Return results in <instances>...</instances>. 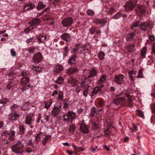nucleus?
Returning <instances> with one entry per match:
<instances>
[{
    "instance_id": "obj_14",
    "label": "nucleus",
    "mask_w": 155,
    "mask_h": 155,
    "mask_svg": "<svg viewBox=\"0 0 155 155\" xmlns=\"http://www.w3.org/2000/svg\"><path fill=\"white\" fill-rule=\"evenodd\" d=\"M77 58V55L76 54H74L73 55H71V57L68 60V63L70 64H74L75 61Z\"/></svg>"
},
{
    "instance_id": "obj_36",
    "label": "nucleus",
    "mask_w": 155,
    "mask_h": 155,
    "mask_svg": "<svg viewBox=\"0 0 155 155\" xmlns=\"http://www.w3.org/2000/svg\"><path fill=\"white\" fill-rule=\"evenodd\" d=\"M52 104V101H47L45 103L44 107L46 109H48Z\"/></svg>"
},
{
    "instance_id": "obj_40",
    "label": "nucleus",
    "mask_w": 155,
    "mask_h": 155,
    "mask_svg": "<svg viewBox=\"0 0 155 155\" xmlns=\"http://www.w3.org/2000/svg\"><path fill=\"white\" fill-rule=\"evenodd\" d=\"M35 41V39L33 37L28 39L26 40V42L28 44L31 45L33 44Z\"/></svg>"
},
{
    "instance_id": "obj_5",
    "label": "nucleus",
    "mask_w": 155,
    "mask_h": 155,
    "mask_svg": "<svg viewBox=\"0 0 155 155\" xmlns=\"http://www.w3.org/2000/svg\"><path fill=\"white\" fill-rule=\"evenodd\" d=\"M43 58L42 55L40 52H38L34 54L32 57L34 62L37 64L41 62L43 60Z\"/></svg>"
},
{
    "instance_id": "obj_31",
    "label": "nucleus",
    "mask_w": 155,
    "mask_h": 155,
    "mask_svg": "<svg viewBox=\"0 0 155 155\" xmlns=\"http://www.w3.org/2000/svg\"><path fill=\"white\" fill-rule=\"evenodd\" d=\"M9 142L8 140H3L2 142L0 143V148L2 149V147L3 145V146H5L6 145H7L9 144Z\"/></svg>"
},
{
    "instance_id": "obj_45",
    "label": "nucleus",
    "mask_w": 155,
    "mask_h": 155,
    "mask_svg": "<svg viewBox=\"0 0 155 155\" xmlns=\"http://www.w3.org/2000/svg\"><path fill=\"white\" fill-rule=\"evenodd\" d=\"M14 86V84L12 81L10 82L7 86V88L8 90L13 87Z\"/></svg>"
},
{
    "instance_id": "obj_38",
    "label": "nucleus",
    "mask_w": 155,
    "mask_h": 155,
    "mask_svg": "<svg viewBox=\"0 0 155 155\" xmlns=\"http://www.w3.org/2000/svg\"><path fill=\"white\" fill-rule=\"evenodd\" d=\"M91 126L93 130H97L99 128V127L97 124L94 121L91 122Z\"/></svg>"
},
{
    "instance_id": "obj_63",
    "label": "nucleus",
    "mask_w": 155,
    "mask_h": 155,
    "mask_svg": "<svg viewBox=\"0 0 155 155\" xmlns=\"http://www.w3.org/2000/svg\"><path fill=\"white\" fill-rule=\"evenodd\" d=\"M11 53L12 56L14 57L16 56V53L14 50L12 49L11 50Z\"/></svg>"
},
{
    "instance_id": "obj_42",
    "label": "nucleus",
    "mask_w": 155,
    "mask_h": 155,
    "mask_svg": "<svg viewBox=\"0 0 155 155\" xmlns=\"http://www.w3.org/2000/svg\"><path fill=\"white\" fill-rule=\"evenodd\" d=\"M88 50V48L86 47H84L82 48L80 51V53L84 54V56H85V54L86 53Z\"/></svg>"
},
{
    "instance_id": "obj_41",
    "label": "nucleus",
    "mask_w": 155,
    "mask_h": 155,
    "mask_svg": "<svg viewBox=\"0 0 155 155\" xmlns=\"http://www.w3.org/2000/svg\"><path fill=\"white\" fill-rule=\"evenodd\" d=\"M25 129L22 126H20L19 127V131L18 132V134H22L24 133Z\"/></svg>"
},
{
    "instance_id": "obj_12",
    "label": "nucleus",
    "mask_w": 155,
    "mask_h": 155,
    "mask_svg": "<svg viewBox=\"0 0 155 155\" xmlns=\"http://www.w3.org/2000/svg\"><path fill=\"white\" fill-rule=\"evenodd\" d=\"M32 115L31 114L28 115L25 118V124L28 125H31L33 123V120L32 119Z\"/></svg>"
},
{
    "instance_id": "obj_32",
    "label": "nucleus",
    "mask_w": 155,
    "mask_h": 155,
    "mask_svg": "<svg viewBox=\"0 0 155 155\" xmlns=\"http://www.w3.org/2000/svg\"><path fill=\"white\" fill-rule=\"evenodd\" d=\"M63 68L62 66H57L55 67V71L56 73H59L63 70Z\"/></svg>"
},
{
    "instance_id": "obj_53",
    "label": "nucleus",
    "mask_w": 155,
    "mask_h": 155,
    "mask_svg": "<svg viewBox=\"0 0 155 155\" xmlns=\"http://www.w3.org/2000/svg\"><path fill=\"white\" fill-rule=\"evenodd\" d=\"M96 28H92L89 29V32L92 35L96 31Z\"/></svg>"
},
{
    "instance_id": "obj_28",
    "label": "nucleus",
    "mask_w": 155,
    "mask_h": 155,
    "mask_svg": "<svg viewBox=\"0 0 155 155\" xmlns=\"http://www.w3.org/2000/svg\"><path fill=\"white\" fill-rule=\"evenodd\" d=\"M8 99L4 98L0 101V107H1L5 105L7 102L9 101Z\"/></svg>"
},
{
    "instance_id": "obj_47",
    "label": "nucleus",
    "mask_w": 155,
    "mask_h": 155,
    "mask_svg": "<svg viewBox=\"0 0 155 155\" xmlns=\"http://www.w3.org/2000/svg\"><path fill=\"white\" fill-rule=\"evenodd\" d=\"M140 21H137L135 22H133L131 25L132 27V29H133V28L134 27H137L138 26V25H139V23L140 22Z\"/></svg>"
},
{
    "instance_id": "obj_50",
    "label": "nucleus",
    "mask_w": 155,
    "mask_h": 155,
    "mask_svg": "<svg viewBox=\"0 0 155 155\" xmlns=\"http://www.w3.org/2000/svg\"><path fill=\"white\" fill-rule=\"evenodd\" d=\"M122 15L120 13H118L116 15H114L112 17V18L115 19H117L120 18L121 16Z\"/></svg>"
},
{
    "instance_id": "obj_34",
    "label": "nucleus",
    "mask_w": 155,
    "mask_h": 155,
    "mask_svg": "<svg viewBox=\"0 0 155 155\" xmlns=\"http://www.w3.org/2000/svg\"><path fill=\"white\" fill-rule=\"evenodd\" d=\"M69 51V49L68 48V47L67 46L65 47L63 49V54L64 56H66Z\"/></svg>"
},
{
    "instance_id": "obj_55",
    "label": "nucleus",
    "mask_w": 155,
    "mask_h": 155,
    "mask_svg": "<svg viewBox=\"0 0 155 155\" xmlns=\"http://www.w3.org/2000/svg\"><path fill=\"white\" fill-rule=\"evenodd\" d=\"M21 108L22 110H26L28 108L27 104L26 103H24Z\"/></svg>"
},
{
    "instance_id": "obj_52",
    "label": "nucleus",
    "mask_w": 155,
    "mask_h": 155,
    "mask_svg": "<svg viewBox=\"0 0 155 155\" xmlns=\"http://www.w3.org/2000/svg\"><path fill=\"white\" fill-rule=\"evenodd\" d=\"M63 97V95L62 91H59L58 94V99L59 100H61Z\"/></svg>"
},
{
    "instance_id": "obj_44",
    "label": "nucleus",
    "mask_w": 155,
    "mask_h": 155,
    "mask_svg": "<svg viewBox=\"0 0 155 155\" xmlns=\"http://www.w3.org/2000/svg\"><path fill=\"white\" fill-rule=\"evenodd\" d=\"M32 69L37 72H39L41 71L42 68L38 66H33L32 68Z\"/></svg>"
},
{
    "instance_id": "obj_33",
    "label": "nucleus",
    "mask_w": 155,
    "mask_h": 155,
    "mask_svg": "<svg viewBox=\"0 0 155 155\" xmlns=\"http://www.w3.org/2000/svg\"><path fill=\"white\" fill-rule=\"evenodd\" d=\"M136 114L140 117L143 118L144 114L142 111L140 110H137L136 111Z\"/></svg>"
},
{
    "instance_id": "obj_8",
    "label": "nucleus",
    "mask_w": 155,
    "mask_h": 155,
    "mask_svg": "<svg viewBox=\"0 0 155 155\" xmlns=\"http://www.w3.org/2000/svg\"><path fill=\"white\" fill-rule=\"evenodd\" d=\"M124 78V76L123 74H119L114 77V80L117 84H121L123 83Z\"/></svg>"
},
{
    "instance_id": "obj_51",
    "label": "nucleus",
    "mask_w": 155,
    "mask_h": 155,
    "mask_svg": "<svg viewBox=\"0 0 155 155\" xmlns=\"http://www.w3.org/2000/svg\"><path fill=\"white\" fill-rule=\"evenodd\" d=\"M87 15H88L92 16L94 15V12L91 10H88L87 12Z\"/></svg>"
},
{
    "instance_id": "obj_18",
    "label": "nucleus",
    "mask_w": 155,
    "mask_h": 155,
    "mask_svg": "<svg viewBox=\"0 0 155 155\" xmlns=\"http://www.w3.org/2000/svg\"><path fill=\"white\" fill-rule=\"evenodd\" d=\"M41 22V20L38 18H35L32 19L29 22L30 25H37Z\"/></svg>"
},
{
    "instance_id": "obj_29",
    "label": "nucleus",
    "mask_w": 155,
    "mask_h": 155,
    "mask_svg": "<svg viewBox=\"0 0 155 155\" xmlns=\"http://www.w3.org/2000/svg\"><path fill=\"white\" fill-rule=\"evenodd\" d=\"M106 78V77L105 75H103L97 81V84H101V83L104 82Z\"/></svg>"
},
{
    "instance_id": "obj_22",
    "label": "nucleus",
    "mask_w": 155,
    "mask_h": 155,
    "mask_svg": "<svg viewBox=\"0 0 155 155\" xmlns=\"http://www.w3.org/2000/svg\"><path fill=\"white\" fill-rule=\"evenodd\" d=\"M97 72L96 70L94 68H92L89 71V75L87 76L88 78H91L96 75Z\"/></svg>"
},
{
    "instance_id": "obj_2",
    "label": "nucleus",
    "mask_w": 155,
    "mask_h": 155,
    "mask_svg": "<svg viewBox=\"0 0 155 155\" xmlns=\"http://www.w3.org/2000/svg\"><path fill=\"white\" fill-rule=\"evenodd\" d=\"M76 116L75 113L71 111H68V113L63 115V120L65 123L71 122Z\"/></svg>"
},
{
    "instance_id": "obj_13",
    "label": "nucleus",
    "mask_w": 155,
    "mask_h": 155,
    "mask_svg": "<svg viewBox=\"0 0 155 155\" xmlns=\"http://www.w3.org/2000/svg\"><path fill=\"white\" fill-rule=\"evenodd\" d=\"M80 126V130L83 133H88L89 130L87 126L83 122L79 124Z\"/></svg>"
},
{
    "instance_id": "obj_35",
    "label": "nucleus",
    "mask_w": 155,
    "mask_h": 155,
    "mask_svg": "<svg viewBox=\"0 0 155 155\" xmlns=\"http://www.w3.org/2000/svg\"><path fill=\"white\" fill-rule=\"evenodd\" d=\"M105 55L104 53L102 51L100 52L98 54V57L99 59L102 60L104 59Z\"/></svg>"
},
{
    "instance_id": "obj_46",
    "label": "nucleus",
    "mask_w": 155,
    "mask_h": 155,
    "mask_svg": "<svg viewBox=\"0 0 155 155\" xmlns=\"http://www.w3.org/2000/svg\"><path fill=\"white\" fill-rule=\"evenodd\" d=\"M80 48L78 46V44H77L75 46L74 48L73 49L71 53H74V54H76V52Z\"/></svg>"
},
{
    "instance_id": "obj_30",
    "label": "nucleus",
    "mask_w": 155,
    "mask_h": 155,
    "mask_svg": "<svg viewBox=\"0 0 155 155\" xmlns=\"http://www.w3.org/2000/svg\"><path fill=\"white\" fill-rule=\"evenodd\" d=\"M134 33H130L128 34L127 37L126 39L127 41H131L134 38Z\"/></svg>"
},
{
    "instance_id": "obj_9",
    "label": "nucleus",
    "mask_w": 155,
    "mask_h": 155,
    "mask_svg": "<svg viewBox=\"0 0 155 155\" xmlns=\"http://www.w3.org/2000/svg\"><path fill=\"white\" fill-rule=\"evenodd\" d=\"M102 109H99L96 108L94 107H93L91 109L90 113V116L92 118L94 117H97V115L99 114V112L102 110Z\"/></svg>"
},
{
    "instance_id": "obj_24",
    "label": "nucleus",
    "mask_w": 155,
    "mask_h": 155,
    "mask_svg": "<svg viewBox=\"0 0 155 155\" xmlns=\"http://www.w3.org/2000/svg\"><path fill=\"white\" fill-rule=\"evenodd\" d=\"M78 71V70L77 68H71L68 69L67 73L68 74H74Z\"/></svg>"
},
{
    "instance_id": "obj_10",
    "label": "nucleus",
    "mask_w": 155,
    "mask_h": 155,
    "mask_svg": "<svg viewBox=\"0 0 155 155\" xmlns=\"http://www.w3.org/2000/svg\"><path fill=\"white\" fill-rule=\"evenodd\" d=\"M61 107V105H59L57 107H54L51 113V115L54 117L57 116L58 114L60 111Z\"/></svg>"
},
{
    "instance_id": "obj_58",
    "label": "nucleus",
    "mask_w": 155,
    "mask_h": 155,
    "mask_svg": "<svg viewBox=\"0 0 155 155\" xmlns=\"http://www.w3.org/2000/svg\"><path fill=\"white\" fill-rule=\"evenodd\" d=\"M92 89V88L90 86H87V89H85L84 90L85 91H87V94H89L90 95L91 94V93L90 92H89V91L91 90Z\"/></svg>"
},
{
    "instance_id": "obj_43",
    "label": "nucleus",
    "mask_w": 155,
    "mask_h": 155,
    "mask_svg": "<svg viewBox=\"0 0 155 155\" xmlns=\"http://www.w3.org/2000/svg\"><path fill=\"white\" fill-rule=\"evenodd\" d=\"M63 78L61 77H59L57 80L55 81V82L58 84H61L63 83Z\"/></svg>"
},
{
    "instance_id": "obj_16",
    "label": "nucleus",
    "mask_w": 155,
    "mask_h": 155,
    "mask_svg": "<svg viewBox=\"0 0 155 155\" xmlns=\"http://www.w3.org/2000/svg\"><path fill=\"white\" fill-rule=\"evenodd\" d=\"M20 87L21 90L24 91L29 89L30 87V85L28 83L21 82Z\"/></svg>"
},
{
    "instance_id": "obj_57",
    "label": "nucleus",
    "mask_w": 155,
    "mask_h": 155,
    "mask_svg": "<svg viewBox=\"0 0 155 155\" xmlns=\"http://www.w3.org/2000/svg\"><path fill=\"white\" fill-rule=\"evenodd\" d=\"M62 0H54L52 4L54 6H55L58 3L61 2Z\"/></svg>"
},
{
    "instance_id": "obj_1",
    "label": "nucleus",
    "mask_w": 155,
    "mask_h": 155,
    "mask_svg": "<svg viewBox=\"0 0 155 155\" xmlns=\"http://www.w3.org/2000/svg\"><path fill=\"white\" fill-rule=\"evenodd\" d=\"M24 144L22 141H18L15 144L12 146L11 147L12 151L16 154H20L22 153L21 151L22 150L24 147Z\"/></svg>"
},
{
    "instance_id": "obj_23",
    "label": "nucleus",
    "mask_w": 155,
    "mask_h": 155,
    "mask_svg": "<svg viewBox=\"0 0 155 155\" xmlns=\"http://www.w3.org/2000/svg\"><path fill=\"white\" fill-rule=\"evenodd\" d=\"M46 6V5L44 4L42 2L39 1L38 2V4L36 7V9L38 11H39L44 8Z\"/></svg>"
},
{
    "instance_id": "obj_61",
    "label": "nucleus",
    "mask_w": 155,
    "mask_h": 155,
    "mask_svg": "<svg viewBox=\"0 0 155 155\" xmlns=\"http://www.w3.org/2000/svg\"><path fill=\"white\" fill-rule=\"evenodd\" d=\"M41 138V135L39 134H37L35 137V140L37 142H38L40 140Z\"/></svg>"
},
{
    "instance_id": "obj_48",
    "label": "nucleus",
    "mask_w": 155,
    "mask_h": 155,
    "mask_svg": "<svg viewBox=\"0 0 155 155\" xmlns=\"http://www.w3.org/2000/svg\"><path fill=\"white\" fill-rule=\"evenodd\" d=\"M72 145L74 149V150H75L76 151L77 150H78V149H80V151H83L84 150L81 147H77L74 143H72Z\"/></svg>"
},
{
    "instance_id": "obj_6",
    "label": "nucleus",
    "mask_w": 155,
    "mask_h": 155,
    "mask_svg": "<svg viewBox=\"0 0 155 155\" xmlns=\"http://www.w3.org/2000/svg\"><path fill=\"white\" fill-rule=\"evenodd\" d=\"M35 5L34 4L31 2H28L25 4L23 8V12H26L27 11L32 10L35 8Z\"/></svg>"
},
{
    "instance_id": "obj_54",
    "label": "nucleus",
    "mask_w": 155,
    "mask_h": 155,
    "mask_svg": "<svg viewBox=\"0 0 155 155\" xmlns=\"http://www.w3.org/2000/svg\"><path fill=\"white\" fill-rule=\"evenodd\" d=\"M75 129V127L73 125L70 126L69 131L71 133H72L74 132Z\"/></svg>"
},
{
    "instance_id": "obj_39",
    "label": "nucleus",
    "mask_w": 155,
    "mask_h": 155,
    "mask_svg": "<svg viewBox=\"0 0 155 155\" xmlns=\"http://www.w3.org/2000/svg\"><path fill=\"white\" fill-rule=\"evenodd\" d=\"M29 81V78L28 77H25L22 78L21 82L28 83Z\"/></svg>"
},
{
    "instance_id": "obj_27",
    "label": "nucleus",
    "mask_w": 155,
    "mask_h": 155,
    "mask_svg": "<svg viewBox=\"0 0 155 155\" xmlns=\"http://www.w3.org/2000/svg\"><path fill=\"white\" fill-rule=\"evenodd\" d=\"M47 37L45 36L40 35L37 38L38 41L39 42H44L46 40Z\"/></svg>"
},
{
    "instance_id": "obj_62",
    "label": "nucleus",
    "mask_w": 155,
    "mask_h": 155,
    "mask_svg": "<svg viewBox=\"0 0 155 155\" xmlns=\"http://www.w3.org/2000/svg\"><path fill=\"white\" fill-rule=\"evenodd\" d=\"M114 8L113 7L110 8L108 11L107 12V13L108 15H111L112 14V12L114 11Z\"/></svg>"
},
{
    "instance_id": "obj_37",
    "label": "nucleus",
    "mask_w": 155,
    "mask_h": 155,
    "mask_svg": "<svg viewBox=\"0 0 155 155\" xmlns=\"http://www.w3.org/2000/svg\"><path fill=\"white\" fill-rule=\"evenodd\" d=\"M10 108L12 110L16 111L19 110L20 108L18 105L15 104L12 106L10 107Z\"/></svg>"
},
{
    "instance_id": "obj_4",
    "label": "nucleus",
    "mask_w": 155,
    "mask_h": 155,
    "mask_svg": "<svg viewBox=\"0 0 155 155\" xmlns=\"http://www.w3.org/2000/svg\"><path fill=\"white\" fill-rule=\"evenodd\" d=\"M73 23L72 18L68 17L64 19L61 21V24L64 27H67L70 26Z\"/></svg>"
},
{
    "instance_id": "obj_49",
    "label": "nucleus",
    "mask_w": 155,
    "mask_h": 155,
    "mask_svg": "<svg viewBox=\"0 0 155 155\" xmlns=\"http://www.w3.org/2000/svg\"><path fill=\"white\" fill-rule=\"evenodd\" d=\"M143 70L140 69L138 72V75L137 76V78H143Z\"/></svg>"
},
{
    "instance_id": "obj_56",
    "label": "nucleus",
    "mask_w": 155,
    "mask_h": 155,
    "mask_svg": "<svg viewBox=\"0 0 155 155\" xmlns=\"http://www.w3.org/2000/svg\"><path fill=\"white\" fill-rule=\"evenodd\" d=\"M89 81V80L87 78L85 80H84V81H82L81 83V86L84 87V86H85V85H86V82L87 81Z\"/></svg>"
},
{
    "instance_id": "obj_20",
    "label": "nucleus",
    "mask_w": 155,
    "mask_h": 155,
    "mask_svg": "<svg viewBox=\"0 0 155 155\" xmlns=\"http://www.w3.org/2000/svg\"><path fill=\"white\" fill-rule=\"evenodd\" d=\"M61 37L62 39L67 41L70 40V36L68 33H64L61 35Z\"/></svg>"
},
{
    "instance_id": "obj_11",
    "label": "nucleus",
    "mask_w": 155,
    "mask_h": 155,
    "mask_svg": "<svg viewBox=\"0 0 155 155\" xmlns=\"http://www.w3.org/2000/svg\"><path fill=\"white\" fill-rule=\"evenodd\" d=\"M150 24L149 22L146 21L145 22H141L140 25L141 29L143 31L147 30L149 28Z\"/></svg>"
},
{
    "instance_id": "obj_26",
    "label": "nucleus",
    "mask_w": 155,
    "mask_h": 155,
    "mask_svg": "<svg viewBox=\"0 0 155 155\" xmlns=\"http://www.w3.org/2000/svg\"><path fill=\"white\" fill-rule=\"evenodd\" d=\"M147 48L143 47L142 48L140 52V55L142 58H144L145 57V54L146 53Z\"/></svg>"
},
{
    "instance_id": "obj_19",
    "label": "nucleus",
    "mask_w": 155,
    "mask_h": 155,
    "mask_svg": "<svg viewBox=\"0 0 155 155\" xmlns=\"http://www.w3.org/2000/svg\"><path fill=\"white\" fill-rule=\"evenodd\" d=\"M19 117V114H17L15 113H11L8 116V119L10 120H15Z\"/></svg>"
},
{
    "instance_id": "obj_60",
    "label": "nucleus",
    "mask_w": 155,
    "mask_h": 155,
    "mask_svg": "<svg viewBox=\"0 0 155 155\" xmlns=\"http://www.w3.org/2000/svg\"><path fill=\"white\" fill-rule=\"evenodd\" d=\"M151 54L153 55L154 54V55L155 56V44H153V45L152 48V51L151 52Z\"/></svg>"
},
{
    "instance_id": "obj_7",
    "label": "nucleus",
    "mask_w": 155,
    "mask_h": 155,
    "mask_svg": "<svg viewBox=\"0 0 155 155\" xmlns=\"http://www.w3.org/2000/svg\"><path fill=\"white\" fill-rule=\"evenodd\" d=\"M104 86V85H102L100 86H97L93 89L92 88V91L91 92V94H90L91 97H92L94 95L102 91L101 89Z\"/></svg>"
},
{
    "instance_id": "obj_25",
    "label": "nucleus",
    "mask_w": 155,
    "mask_h": 155,
    "mask_svg": "<svg viewBox=\"0 0 155 155\" xmlns=\"http://www.w3.org/2000/svg\"><path fill=\"white\" fill-rule=\"evenodd\" d=\"M77 81L75 78L73 77H71L68 79V82L70 84H73V86H74Z\"/></svg>"
},
{
    "instance_id": "obj_21",
    "label": "nucleus",
    "mask_w": 155,
    "mask_h": 155,
    "mask_svg": "<svg viewBox=\"0 0 155 155\" xmlns=\"http://www.w3.org/2000/svg\"><path fill=\"white\" fill-rule=\"evenodd\" d=\"M137 11L140 13L141 14H143L145 12V7L141 5H138L136 9Z\"/></svg>"
},
{
    "instance_id": "obj_17",
    "label": "nucleus",
    "mask_w": 155,
    "mask_h": 155,
    "mask_svg": "<svg viewBox=\"0 0 155 155\" xmlns=\"http://www.w3.org/2000/svg\"><path fill=\"white\" fill-rule=\"evenodd\" d=\"M93 22L96 25H98L101 24H105L106 23L107 21L104 19H99L98 18H97Z\"/></svg>"
},
{
    "instance_id": "obj_3",
    "label": "nucleus",
    "mask_w": 155,
    "mask_h": 155,
    "mask_svg": "<svg viewBox=\"0 0 155 155\" xmlns=\"http://www.w3.org/2000/svg\"><path fill=\"white\" fill-rule=\"evenodd\" d=\"M136 4V2L134 0H130L125 3V9L127 11L132 10Z\"/></svg>"
},
{
    "instance_id": "obj_15",
    "label": "nucleus",
    "mask_w": 155,
    "mask_h": 155,
    "mask_svg": "<svg viewBox=\"0 0 155 155\" xmlns=\"http://www.w3.org/2000/svg\"><path fill=\"white\" fill-rule=\"evenodd\" d=\"M124 99L123 98L116 99L114 100V103L116 105H122L124 103Z\"/></svg>"
},
{
    "instance_id": "obj_64",
    "label": "nucleus",
    "mask_w": 155,
    "mask_h": 155,
    "mask_svg": "<svg viewBox=\"0 0 155 155\" xmlns=\"http://www.w3.org/2000/svg\"><path fill=\"white\" fill-rule=\"evenodd\" d=\"M134 46V45L133 44H131L129 45L128 46V51L129 52H131L133 50V48Z\"/></svg>"
},
{
    "instance_id": "obj_59",
    "label": "nucleus",
    "mask_w": 155,
    "mask_h": 155,
    "mask_svg": "<svg viewBox=\"0 0 155 155\" xmlns=\"http://www.w3.org/2000/svg\"><path fill=\"white\" fill-rule=\"evenodd\" d=\"M35 48L31 47L28 49V51L30 53H33L35 52Z\"/></svg>"
}]
</instances>
